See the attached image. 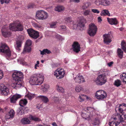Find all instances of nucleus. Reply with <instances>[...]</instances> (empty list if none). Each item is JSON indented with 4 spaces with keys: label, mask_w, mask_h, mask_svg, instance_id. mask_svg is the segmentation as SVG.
Masks as SVG:
<instances>
[{
    "label": "nucleus",
    "mask_w": 126,
    "mask_h": 126,
    "mask_svg": "<svg viewBox=\"0 0 126 126\" xmlns=\"http://www.w3.org/2000/svg\"><path fill=\"white\" fill-rule=\"evenodd\" d=\"M41 62L42 63H43L44 62V61L43 60H42L41 61Z\"/></svg>",
    "instance_id": "64"
},
{
    "label": "nucleus",
    "mask_w": 126,
    "mask_h": 126,
    "mask_svg": "<svg viewBox=\"0 0 126 126\" xmlns=\"http://www.w3.org/2000/svg\"><path fill=\"white\" fill-rule=\"evenodd\" d=\"M9 109L7 107H6L4 108V110L5 111H8V110H9Z\"/></svg>",
    "instance_id": "62"
},
{
    "label": "nucleus",
    "mask_w": 126,
    "mask_h": 126,
    "mask_svg": "<svg viewBox=\"0 0 126 126\" xmlns=\"http://www.w3.org/2000/svg\"><path fill=\"white\" fill-rule=\"evenodd\" d=\"M56 36L58 39H59V40H62L64 39L60 35L57 34L56 35Z\"/></svg>",
    "instance_id": "53"
},
{
    "label": "nucleus",
    "mask_w": 126,
    "mask_h": 126,
    "mask_svg": "<svg viewBox=\"0 0 126 126\" xmlns=\"http://www.w3.org/2000/svg\"><path fill=\"white\" fill-rule=\"evenodd\" d=\"M31 48L30 46L25 45L23 50V53H24L25 52H29L31 51Z\"/></svg>",
    "instance_id": "33"
},
{
    "label": "nucleus",
    "mask_w": 126,
    "mask_h": 126,
    "mask_svg": "<svg viewBox=\"0 0 126 126\" xmlns=\"http://www.w3.org/2000/svg\"><path fill=\"white\" fill-rule=\"evenodd\" d=\"M0 51L6 54L7 59L9 60L13 59L11 55V52L8 47L6 44L2 45L0 47Z\"/></svg>",
    "instance_id": "6"
},
{
    "label": "nucleus",
    "mask_w": 126,
    "mask_h": 126,
    "mask_svg": "<svg viewBox=\"0 0 126 126\" xmlns=\"http://www.w3.org/2000/svg\"><path fill=\"white\" fill-rule=\"evenodd\" d=\"M32 41L30 40H27L26 43V44L25 45L30 46L32 44Z\"/></svg>",
    "instance_id": "46"
},
{
    "label": "nucleus",
    "mask_w": 126,
    "mask_h": 126,
    "mask_svg": "<svg viewBox=\"0 0 126 126\" xmlns=\"http://www.w3.org/2000/svg\"><path fill=\"white\" fill-rule=\"evenodd\" d=\"M101 72L103 73L99 75L97 77L95 82L96 84L99 85H101L104 84L107 81L106 76L109 75V72L107 70L102 69Z\"/></svg>",
    "instance_id": "3"
},
{
    "label": "nucleus",
    "mask_w": 126,
    "mask_h": 126,
    "mask_svg": "<svg viewBox=\"0 0 126 126\" xmlns=\"http://www.w3.org/2000/svg\"><path fill=\"white\" fill-rule=\"evenodd\" d=\"M82 87L79 85H77L75 88V90L77 92H79L82 90Z\"/></svg>",
    "instance_id": "37"
},
{
    "label": "nucleus",
    "mask_w": 126,
    "mask_h": 126,
    "mask_svg": "<svg viewBox=\"0 0 126 126\" xmlns=\"http://www.w3.org/2000/svg\"><path fill=\"white\" fill-rule=\"evenodd\" d=\"M118 55L120 57L122 58L123 56V52L120 48H118L117 50Z\"/></svg>",
    "instance_id": "41"
},
{
    "label": "nucleus",
    "mask_w": 126,
    "mask_h": 126,
    "mask_svg": "<svg viewBox=\"0 0 126 126\" xmlns=\"http://www.w3.org/2000/svg\"><path fill=\"white\" fill-rule=\"evenodd\" d=\"M86 23V19H85L83 18L80 20L79 22L77 24V26L81 28L83 27L84 26V24Z\"/></svg>",
    "instance_id": "23"
},
{
    "label": "nucleus",
    "mask_w": 126,
    "mask_h": 126,
    "mask_svg": "<svg viewBox=\"0 0 126 126\" xmlns=\"http://www.w3.org/2000/svg\"><path fill=\"white\" fill-rule=\"evenodd\" d=\"M49 87V85L47 84H44L41 87V89H42L44 92H46Z\"/></svg>",
    "instance_id": "26"
},
{
    "label": "nucleus",
    "mask_w": 126,
    "mask_h": 126,
    "mask_svg": "<svg viewBox=\"0 0 126 126\" xmlns=\"http://www.w3.org/2000/svg\"><path fill=\"white\" fill-rule=\"evenodd\" d=\"M36 16L37 19L42 20L46 19L48 17L47 13L43 10L37 11Z\"/></svg>",
    "instance_id": "8"
},
{
    "label": "nucleus",
    "mask_w": 126,
    "mask_h": 126,
    "mask_svg": "<svg viewBox=\"0 0 126 126\" xmlns=\"http://www.w3.org/2000/svg\"><path fill=\"white\" fill-rule=\"evenodd\" d=\"M85 98L87 99H91L90 97H88L85 95L80 94L78 98V100L79 102H82L83 101Z\"/></svg>",
    "instance_id": "20"
},
{
    "label": "nucleus",
    "mask_w": 126,
    "mask_h": 126,
    "mask_svg": "<svg viewBox=\"0 0 126 126\" xmlns=\"http://www.w3.org/2000/svg\"><path fill=\"white\" fill-rule=\"evenodd\" d=\"M89 27L88 33L90 36H94L96 33L97 28L96 26L93 23L90 24Z\"/></svg>",
    "instance_id": "9"
},
{
    "label": "nucleus",
    "mask_w": 126,
    "mask_h": 126,
    "mask_svg": "<svg viewBox=\"0 0 126 126\" xmlns=\"http://www.w3.org/2000/svg\"><path fill=\"white\" fill-rule=\"evenodd\" d=\"M120 78L123 82L126 83V73H123L120 75Z\"/></svg>",
    "instance_id": "29"
},
{
    "label": "nucleus",
    "mask_w": 126,
    "mask_h": 126,
    "mask_svg": "<svg viewBox=\"0 0 126 126\" xmlns=\"http://www.w3.org/2000/svg\"><path fill=\"white\" fill-rule=\"evenodd\" d=\"M123 120L122 115L119 114H113L110 120L109 124L110 126H118Z\"/></svg>",
    "instance_id": "5"
},
{
    "label": "nucleus",
    "mask_w": 126,
    "mask_h": 126,
    "mask_svg": "<svg viewBox=\"0 0 126 126\" xmlns=\"http://www.w3.org/2000/svg\"><path fill=\"white\" fill-rule=\"evenodd\" d=\"M44 79V76L42 74H35L31 77L29 82L31 85H40L43 83Z\"/></svg>",
    "instance_id": "4"
},
{
    "label": "nucleus",
    "mask_w": 126,
    "mask_h": 126,
    "mask_svg": "<svg viewBox=\"0 0 126 126\" xmlns=\"http://www.w3.org/2000/svg\"><path fill=\"white\" fill-rule=\"evenodd\" d=\"M27 103V100L25 99L21 100L19 102V105L23 107L24 105H26Z\"/></svg>",
    "instance_id": "31"
},
{
    "label": "nucleus",
    "mask_w": 126,
    "mask_h": 126,
    "mask_svg": "<svg viewBox=\"0 0 126 126\" xmlns=\"http://www.w3.org/2000/svg\"><path fill=\"white\" fill-rule=\"evenodd\" d=\"M15 114V112L13 110H10L9 113L6 114L5 116V117L6 119H9L11 118H12L14 117Z\"/></svg>",
    "instance_id": "21"
},
{
    "label": "nucleus",
    "mask_w": 126,
    "mask_h": 126,
    "mask_svg": "<svg viewBox=\"0 0 126 126\" xmlns=\"http://www.w3.org/2000/svg\"><path fill=\"white\" fill-rule=\"evenodd\" d=\"M91 11L90 10H86L83 12V15L84 16H87L89 15Z\"/></svg>",
    "instance_id": "39"
},
{
    "label": "nucleus",
    "mask_w": 126,
    "mask_h": 126,
    "mask_svg": "<svg viewBox=\"0 0 126 126\" xmlns=\"http://www.w3.org/2000/svg\"><path fill=\"white\" fill-rule=\"evenodd\" d=\"M64 19L67 22L70 23L72 21V18L70 17L65 18Z\"/></svg>",
    "instance_id": "47"
},
{
    "label": "nucleus",
    "mask_w": 126,
    "mask_h": 126,
    "mask_svg": "<svg viewBox=\"0 0 126 126\" xmlns=\"http://www.w3.org/2000/svg\"><path fill=\"white\" fill-rule=\"evenodd\" d=\"M57 91L60 92H64L63 88L62 87L58 85L57 86Z\"/></svg>",
    "instance_id": "43"
},
{
    "label": "nucleus",
    "mask_w": 126,
    "mask_h": 126,
    "mask_svg": "<svg viewBox=\"0 0 126 126\" xmlns=\"http://www.w3.org/2000/svg\"><path fill=\"white\" fill-rule=\"evenodd\" d=\"M23 30L22 26L19 22L15 21L10 24L9 29L8 26L7 25L3 26L1 31L2 35L5 37H7L11 35L10 30L14 31H21Z\"/></svg>",
    "instance_id": "1"
},
{
    "label": "nucleus",
    "mask_w": 126,
    "mask_h": 126,
    "mask_svg": "<svg viewBox=\"0 0 126 126\" xmlns=\"http://www.w3.org/2000/svg\"><path fill=\"white\" fill-rule=\"evenodd\" d=\"M38 97L44 103H47L49 101L48 98L45 96L40 95L38 96Z\"/></svg>",
    "instance_id": "25"
},
{
    "label": "nucleus",
    "mask_w": 126,
    "mask_h": 126,
    "mask_svg": "<svg viewBox=\"0 0 126 126\" xmlns=\"http://www.w3.org/2000/svg\"><path fill=\"white\" fill-rule=\"evenodd\" d=\"M33 4H30L27 6L28 8H33Z\"/></svg>",
    "instance_id": "57"
},
{
    "label": "nucleus",
    "mask_w": 126,
    "mask_h": 126,
    "mask_svg": "<svg viewBox=\"0 0 126 126\" xmlns=\"http://www.w3.org/2000/svg\"><path fill=\"white\" fill-rule=\"evenodd\" d=\"M91 11L94 13L99 14L100 13V11L97 9H91Z\"/></svg>",
    "instance_id": "50"
},
{
    "label": "nucleus",
    "mask_w": 126,
    "mask_h": 126,
    "mask_svg": "<svg viewBox=\"0 0 126 126\" xmlns=\"http://www.w3.org/2000/svg\"><path fill=\"white\" fill-rule=\"evenodd\" d=\"M40 51L41 54L42 55L46 54V53L49 54L51 53V51L47 49H44L42 51L40 50Z\"/></svg>",
    "instance_id": "34"
},
{
    "label": "nucleus",
    "mask_w": 126,
    "mask_h": 126,
    "mask_svg": "<svg viewBox=\"0 0 126 126\" xmlns=\"http://www.w3.org/2000/svg\"><path fill=\"white\" fill-rule=\"evenodd\" d=\"M110 2L108 0H102V5L104 6H107L110 4Z\"/></svg>",
    "instance_id": "32"
},
{
    "label": "nucleus",
    "mask_w": 126,
    "mask_h": 126,
    "mask_svg": "<svg viewBox=\"0 0 126 126\" xmlns=\"http://www.w3.org/2000/svg\"><path fill=\"white\" fill-rule=\"evenodd\" d=\"M65 74V72L63 69H57L54 73V75L58 79H61L63 78Z\"/></svg>",
    "instance_id": "11"
},
{
    "label": "nucleus",
    "mask_w": 126,
    "mask_h": 126,
    "mask_svg": "<svg viewBox=\"0 0 126 126\" xmlns=\"http://www.w3.org/2000/svg\"><path fill=\"white\" fill-rule=\"evenodd\" d=\"M21 95L19 94H16L13 95L10 98V102L12 103H15L17 100L19 98H20Z\"/></svg>",
    "instance_id": "18"
},
{
    "label": "nucleus",
    "mask_w": 126,
    "mask_h": 126,
    "mask_svg": "<svg viewBox=\"0 0 126 126\" xmlns=\"http://www.w3.org/2000/svg\"><path fill=\"white\" fill-rule=\"evenodd\" d=\"M102 0H96L95 2V3L97 5H99L102 3Z\"/></svg>",
    "instance_id": "45"
},
{
    "label": "nucleus",
    "mask_w": 126,
    "mask_h": 126,
    "mask_svg": "<svg viewBox=\"0 0 126 126\" xmlns=\"http://www.w3.org/2000/svg\"><path fill=\"white\" fill-rule=\"evenodd\" d=\"M53 100L54 102L55 103H59V99L57 97H54L53 98Z\"/></svg>",
    "instance_id": "54"
},
{
    "label": "nucleus",
    "mask_w": 126,
    "mask_h": 126,
    "mask_svg": "<svg viewBox=\"0 0 126 126\" xmlns=\"http://www.w3.org/2000/svg\"><path fill=\"white\" fill-rule=\"evenodd\" d=\"M73 2L75 3H78L79 2V0H73Z\"/></svg>",
    "instance_id": "61"
},
{
    "label": "nucleus",
    "mask_w": 126,
    "mask_h": 126,
    "mask_svg": "<svg viewBox=\"0 0 126 126\" xmlns=\"http://www.w3.org/2000/svg\"><path fill=\"white\" fill-rule=\"evenodd\" d=\"M121 44L122 48L126 53V43L125 42L123 41L122 42Z\"/></svg>",
    "instance_id": "38"
},
{
    "label": "nucleus",
    "mask_w": 126,
    "mask_h": 126,
    "mask_svg": "<svg viewBox=\"0 0 126 126\" xmlns=\"http://www.w3.org/2000/svg\"><path fill=\"white\" fill-rule=\"evenodd\" d=\"M0 90L2 95L7 96L9 94V89L3 83L0 84Z\"/></svg>",
    "instance_id": "12"
},
{
    "label": "nucleus",
    "mask_w": 126,
    "mask_h": 126,
    "mask_svg": "<svg viewBox=\"0 0 126 126\" xmlns=\"http://www.w3.org/2000/svg\"><path fill=\"white\" fill-rule=\"evenodd\" d=\"M12 77L15 82L12 83V86L16 89L19 88L22 85L21 81L23 78L22 73L20 71H16L13 74Z\"/></svg>",
    "instance_id": "2"
},
{
    "label": "nucleus",
    "mask_w": 126,
    "mask_h": 126,
    "mask_svg": "<svg viewBox=\"0 0 126 126\" xmlns=\"http://www.w3.org/2000/svg\"><path fill=\"white\" fill-rule=\"evenodd\" d=\"M32 25L33 27L37 28H40V26L37 23H33Z\"/></svg>",
    "instance_id": "52"
},
{
    "label": "nucleus",
    "mask_w": 126,
    "mask_h": 126,
    "mask_svg": "<svg viewBox=\"0 0 126 126\" xmlns=\"http://www.w3.org/2000/svg\"><path fill=\"white\" fill-rule=\"evenodd\" d=\"M72 46L73 50L75 52L78 53L80 51V45L78 42H75L73 43Z\"/></svg>",
    "instance_id": "17"
},
{
    "label": "nucleus",
    "mask_w": 126,
    "mask_h": 126,
    "mask_svg": "<svg viewBox=\"0 0 126 126\" xmlns=\"http://www.w3.org/2000/svg\"><path fill=\"white\" fill-rule=\"evenodd\" d=\"M73 79L75 82L78 83H82L85 81L83 77L78 74L73 76Z\"/></svg>",
    "instance_id": "13"
},
{
    "label": "nucleus",
    "mask_w": 126,
    "mask_h": 126,
    "mask_svg": "<svg viewBox=\"0 0 126 126\" xmlns=\"http://www.w3.org/2000/svg\"><path fill=\"white\" fill-rule=\"evenodd\" d=\"M107 95L105 91L99 90L96 92L95 96L98 99L101 100L106 98Z\"/></svg>",
    "instance_id": "10"
},
{
    "label": "nucleus",
    "mask_w": 126,
    "mask_h": 126,
    "mask_svg": "<svg viewBox=\"0 0 126 126\" xmlns=\"http://www.w3.org/2000/svg\"><path fill=\"white\" fill-rule=\"evenodd\" d=\"M10 0H0L1 3L3 4L4 3H8L9 2Z\"/></svg>",
    "instance_id": "48"
},
{
    "label": "nucleus",
    "mask_w": 126,
    "mask_h": 126,
    "mask_svg": "<svg viewBox=\"0 0 126 126\" xmlns=\"http://www.w3.org/2000/svg\"><path fill=\"white\" fill-rule=\"evenodd\" d=\"M103 41L105 43L108 44L111 41V37L110 34H105L103 35Z\"/></svg>",
    "instance_id": "16"
},
{
    "label": "nucleus",
    "mask_w": 126,
    "mask_h": 126,
    "mask_svg": "<svg viewBox=\"0 0 126 126\" xmlns=\"http://www.w3.org/2000/svg\"><path fill=\"white\" fill-rule=\"evenodd\" d=\"M24 39V38L23 36L20 35L18 37V40H17L16 42V49L19 50H20V49L19 48L21 47L22 41Z\"/></svg>",
    "instance_id": "15"
},
{
    "label": "nucleus",
    "mask_w": 126,
    "mask_h": 126,
    "mask_svg": "<svg viewBox=\"0 0 126 126\" xmlns=\"http://www.w3.org/2000/svg\"><path fill=\"white\" fill-rule=\"evenodd\" d=\"M57 23L56 22H52L50 25V26L52 28H55L56 27Z\"/></svg>",
    "instance_id": "49"
},
{
    "label": "nucleus",
    "mask_w": 126,
    "mask_h": 126,
    "mask_svg": "<svg viewBox=\"0 0 126 126\" xmlns=\"http://www.w3.org/2000/svg\"><path fill=\"white\" fill-rule=\"evenodd\" d=\"M98 22H101L102 21V19L100 17H98Z\"/></svg>",
    "instance_id": "58"
},
{
    "label": "nucleus",
    "mask_w": 126,
    "mask_h": 126,
    "mask_svg": "<svg viewBox=\"0 0 126 126\" xmlns=\"http://www.w3.org/2000/svg\"><path fill=\"white\" fill-rule=\"evenodd\" d=\"M39 61H37L36 63V64L34 66V68L36 69H38V68L39 67Z\"/></svg>",
    "instance_id": "51"
},
{
    "label": "nucleus",
    "mask_w": 126,
    "mask_h": 126,
    "mask_svg": "<svg viewBox=\"0 0 126 126\" xmlns=\"http://www.w3.org/2000/svg\"><path fill=\"white\" fill-rule=\"evenodd\" d=\"M27 31L30 36L33 38L36 39L39 36L38 32L35 31L32 29H28Z\"/></svg>",
    "instance_id": "14"
},
{
    "label": "nucleus",
    "mask_w": 126,
    "mask_h": 126,
    "mask_svg": "<svg viewBox=\"0 0 126 126\" xmlns=\"http://www.w3.org/2000/svg\"><path fill=\"white\" fill-rule=\"evenodd\" d=\"M22 108H23V110L24 111V112H25L26 111L28 110V109L27 108H25L23 107Z\"/></svg>",
    "instance_id": "59"
},
{
    "label": "nucleus",
    "mask_w": 126,
    "mask_h": 126,
    "mask_svg": "<svg viewBox=\"0 0 126 126\" xmlns=\"http://www.w3.org/2000/svg\"><path fill=\"white\" fill-rule=\"evenodd\" d=\"M21 122L24 124H29L30 121L27 118H23L21 120Z\"/></svg>",
    "instance_id": "30"
},
{
    "label": "nucleus",
    "mask_w": 126,
    "mask_h": 126,
    "mask_svg": "<svg viewBox=\"0 0 126 126\" xmlns=\"http://www.w3.org/2000/svg\"><path fill=\"white\" fill-rule=\"evenodd\" d=\"M23 109L21 107H20L18 109L17 112L19 115H22L24 114V112L23 110Z\"/></svg>",
    "instance_id": "35"
},
{
    "label": "nucleus",
    "mask_w": 126,
    "mask_h": 126,
    "mask_svg": "<svg viewBox=\"0 0 126 126\" xmlns=\"http://www.w3.org/2000/svg\"><path fill=\"white\" fill-rule=\"evenodd\" d=\"M64 7L62 6H57L55 8V11L58 12H61L64 10Z\"/></svg>",
    "instance_id": "28"
},
{
    "label": "nucleus",
    "mask_w": 126,
    "mask_h": 126,
    "mask_svg": "<svg viewBox=\"0 0 126 126\" xmlns=\"http://www.w3.org/2000/svg\"><path fill=\"white\" fill-rule=\"evenodd\" d=\"M35 95L31 93L28 94L26 95V97H27L29 99L31 100L34 98Z\"/></svg>",
    "instance_id": "42"
},
{
    "label": "nucleus",
    "mask_w": 126,
    "mask_h": 126,
    "mask_svg": "<svg viewBox=\"0 0 126 126\" xmlns=\"http://www.w3.org/2000/svg\"><path fill=\"white\" fill-rule=\"evenodd\" d=\"M100 15L101 16L108 15L109 16H110V14L108 10L106 9H104L102 10L101 12Z\"/></svg>",
    "instance_id": "27"
},
{
    "label": "nucleus",
    "mask_w": 126,
    "mask_h": 126,
    "mask_svg": "<svg viewBox=\"0 0 126 126\" xmlns=\"http://www.w3.org/2000/svg\"><path fill=\"white\" fill-rule=\"evenodd\" d=\"M115 110L116 111H118L123 114L122 117L125 116L126 118V104L123 103L120 105H117L116 107Z\"/></svg>",
    "instance_id": "7"
},
{
    "label": "nucleus",
    "mask_w": 126,
    "mask_h": 126,
    "mask_svg": "<svg viewBox=\"0 0 126 126\" xmlns=\"http://www.w3.org/2000/svg\"><path fill=\"white\" fill-rule=\"evenodd\" d=\"M31 118L32 120L35 121H41V119L37 117H35L31 116Z\"/></svg>",
    "instance_id": "44"
},
{
    "label": "nucleus",
    "mask_w": 126,
    "mask_h": 126,
    "mask_svg": "<svg viewBox=\"0 0 126 126\" xmlns=\"http://www.w3.org/2000/svg\"><path fill=\"white\" fill-rule=\"evenodd\" d=\"M66 29V27L65 26L61 25L60 26V29L63 31L65 30Z\"/></svg>",
    "instance_id": "55"
},
{
    "label": "nucleus",
    "mask_w": 126,
    "mask_h": 126,
    "mask_svg": "<svg viewBox=\"0 0 126 126\" xmlns=\"http://www.w3.org/2000/svg\"><path fill=\"white\" fill-rule=\"evenodd\" d=\"M107 19L109 23L111 25H116L118 23L116 18H107Z\"/></svg>",
    "instance_id": "19"
},
{
    "label": "nucleus",
    "mask_w": 126,
    "mask_h": 126,
    "mask_svg": "<svg viewBox=\"0 0 126 126\" xmlns=\"http://www.w3.org/2000/svg\"><path fill=\"white\" fill-rule=\"evenodd\" d=\"M3 74L2 71L0 70V79H1L3 77Z\"/></svg>",
    "instance_id": "56"
},
{
    "label": "nucleus",
    "mask_w": 126,
    "mask_h": 126,
    "mask_svg": "<svg viewBox=\"0 0 126 126\" xmlns=\"http://www.w3.org/2000/svg\"><path fill=\"white\" fill-rule=\"evenodd\" d=\"M84 110L88 113H90V115L89 116L90 117L92 116L93 112L94 111V110L93 108L90 107H88L84 109Z\"/></svg>",
    "instance_id": "22"
},
{
    "label": "nucleus",
    "mask_w": 126,
    "mask_h": 126,
    "mask_svg": "<svg viewBox=\"0 0 126 126\" xmlns=\"http://www.w3.org/2000/svg\"><path fill=\"white\" fill-rule=\"evenodd\" d=\"M113 62H111L108 63V65L109 66H110L112 65L113 64Z\"/></svg>",
    "instance_id": "60"
},
{
    "label": "nucleus",
    "mask_w": 126,
    "mask_h": 126,
    "mask_svg": "<svg viewBox=\"0 0 126 126\" xmlns=\"http://www.w3.org/2000/svg\"><path fill=\"white\" fill-rule=\"evenodd\" d=\"M91 5V3L89 2H87L84 3L81 7V9L83 10H84L88 8Z\"/></svg>",
    "instance_id": "24"
},
{
    "label": "nucleus",
    "mask_w": 126,
    "mask_h": 126,
    "mask_svg": "<svg viewBox=\"0 0 126 126\" xmlns=\"http://www.w3.org/2000/svg\"><path fill=\"white\" fill-rule=\"evenodd\" d=\"M100 123V122L98 118H95L94 120V122L93 123V125H98Z\"/></svg>",
    "instance_id": "40"
},
{
    "label": "nucleus",
    "mask_w": 126,
    "mask_h": 126,
    "mask_svg": "<svg viewBox=\"0 0 126 126\" xmlns=\"http://www.w3.org/2000/svg\"><path fill=\"white\" fill-rule=\"evenodd\" d=\"M114 84L117 87H119L121 85V82L120 80L117 79L115 80Z\"/></svg>",
    "instance_id": "36"
},
{
    "label": "nucleus",
    "mask_w": 126,
    "mask_h": 126,
    "mask_svg": "<svg viewBox=\"0 0 126 126\" xmlns=\"http://www.w3.org/2000/svg\"><path fill=\"white\" fill-rule=\"evenodd\" d=\"M52 125L53 126H58L56 123L55 122H54L52 124Z\"/></svg>",
    "instance_id": "63"
}]
</instances>
